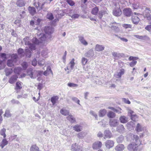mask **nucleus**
Instances as JSON below:
<instances>
[{"label": "nucleus", "instance_id": "1", "mask_svg": "<svg viewBox=\"0 0 151 151\" xmlns=\"http://www.w3.org/2000/svg\"><path fill=\"white\" fill-rule=\"evenodd\" d=\"M23 42L26 45H27L30 49L32 51L35 50V44H39L40 43V41L36 37H33L32 39V42L33 43H31L29 42V38L28 37H26L23 39Z\"/></svg>", "mask_w": 151, "mask_h": 151}, {"label": "nucleus", "instance_id": "2", "mask_svg": "<svg viewBox=\"0 0 151 151\" xmlns=\"http://www.w3.org/2000/svg\"><path fill=\"white\" fill-rule=\"evenodd\" d=\"M133 137L136 143L133 142L129 145L127 146L128 149L131 151H141V149L138 145L139 142L140 143L139 137L136 135H134Z\"/></svg>", "mask_w": 151, "mask_h": 151}, {"label": "nucleus", "instance_id": "3", "mask_svg": "<svg viewBox=\"0 0 151 151\" xmlns=\"http://www.w3.org/2000/svg\"><path fill=\"white\" fill-rule=\"evenodd\" d=\"M44 31L45 34L43 33H40L38 37L40 40H39L41 42L40 43L45 41L46 40V36H47V35H50L52 34L54 30L51 27L47 26L45 27Z\"/></svg>", "mask_w": 151, "mask_h": 151}, {"label": "nucleus", "instance_id": "4", "mask_svg": "<svg viewBox=\"0 0 151 151\" xmlns=\"http://www.w3.org/2000/svg\"><path fill=\"white\" fill-rule=\"evenodd\" d=\"M39 74V71L34 70L31 68L28 69L27 72V75L32 79H34L37 77Z\"/></svg>", "mask_w": 151, "mask_h": 151}, {"label": "nucleus", "instance_id": "5", "mask_svg": "<svg viewBox=\"0 0 151 151\" xmlns=\"http://www.w3.org/2000/svg\"><path fill=\"white\" fill-rule=\"evenodd\" d=\"M119 25V23H117L115 22H111L109 24V27L115 32H118L120 30L119 28L118 27Z\"/></svg>", "mask_w": 151, "mask_h": 151}, {"label": "nucleus", "instance_id": "6", "mask_svg": "<svg viewBox=\"0 0 151 151\" xmlns=\"http://www.w3.org/2000/svg\"><path fill=\"white\" fill-rule=\"evenodd\" d=\"M119 124L118 120L116 119H111L109 120V125L112 127H115L117 126Z\"/></svg>", "mask_w": 151, "mask_h": 151}, {"label": "nucleus", "instance_id": "7", "mask_svg": "<svg viewBox=\"0 0 151 151\" xmlns=\"http://www.w3.org/2000/svg\"><path fill=\"white\" fill-rule=\"evenodd\" d=\"M124 73V70L123 69H122L118 70L114 75V77L116 78H121L122 75Z\"/></svg>", "mask_w": 151, "mask_h": 151}, {"label": "nucleus", "instance_id": "8", "mask_svg": "<svg viewBox=\"0 0 151 151\" xmlns=\"http://www.w3.org/2000/svg\"><path fill=\"white\" fill-rule=\"evenodd\" d=\"M71 150L73 151H82L83 148L80 145H76V143L73 144L71 146Z\"/></svg>", "mask_w": 151, "mask_h": 151}, {"label": "nucleus", "instance_id": "9", "mask_svg": "<svg viewBox=\"0 0 151 151\" xmlns=\"http://www.w3.org/2000/svg\"><path fill=\"white\" fill-rule=\"evenodd\" d=\"M102 145V144L101 142L97 141L93 144L92 147L93 149L97 150L101 148Z\"/></svg>", "mask_w": 151, "mask_h": 151}, {"label": "nucleus", "instance_id": "10", "mask_svg": "<svg viewBox=\"0 0 151 151\" xmlns=\"http://www.w3.org/2000/svg\"><path fill=\"white\" fill-rule=\"evenodd\" d=\"M113 14L114 16L116 17L120 16L122 12L120 8L116 7L114 9L113 11Z\"/></svg>", "mask_w": 151, "mask_h": 151}, {"label": "nucleus", "instance_id": "11", "mask_svg": "<svg viewBox=\"0 0 151 151\" xmlns=\"http://www.w3.org/2000/svg\"><path fill=\"white\" fill-rule=\"evenodd\" d=\"M114 142L112 140H108L105 142V146L108 149L114 146Z\"/></svg>", "mask_w": 151, "mask_h": 151}, {"label": "nucleus", "instance_id": "12", "mask_svg": "<svg viewBox=\"0 0 151 151\" xmlns=\"http://www.w3.org/2000/svg\"><path fill=\"white\" fill-rule=\"evenodd\" d=\"M116 131L122 134L125 132V129L123 125L119 124L117 127Z\"/></svg>", "mask_w": 151, "mask_h": 151}, {"label": "nucleus", "instance_id": "13", "mask_svg": "<svg viewBox=\"0 0 151 151\" xmlns=\"http://www.w3.org/2000/svg\"><path fill=\"white\" fill-rule=\"evenodd\" d=\"M123 13L127 17H130L132 13V11L130 8H125L123 10Z\"/></svg>", "mask_w": 151, "mask_h": 151}, {"label": "nucleus", "instance_id": "14", "mask_svg": "<svg viewBox=\"0 0 151 151\" xmlns=\"http://www.w3.org/2000/svg\"><path fill=\"white\" fill-rule=\"evenodd\" d=\"M28 10L29 14L32 16H33L37 13L35 8L33 6H29Z\"/></svg>", "mask_w": 151, "mask_h": 151}, {"label": "nucleus", "instance_id": "15", "mask_svg": "<svg viewBox=\"0 0 151 151\" xmlns=\"http://www.w3.org/2000/svg\"><path fill=\"white\" fill-rule=\"evenodd\" d=\"M79 40L81 43L84 46H86L88 45V43L85 40L83 36H79L78 37Z\"/></svg>", "mask_w": 151, "mask_h": 151}, {"label": "nucleus", "instance_id": "16", "mask_svg": "<svg viewBox=\"0 0 151 151\" xmlns=\"http://www.w3.org/2000/svg\"><path fill=\"white\" fill-rule=\"evenodd\" d=\"M112 56L114 57V58L115 59H118L122 57L124 55L123 53H120L115 52H112Z\"/></svg>", "mask_w": 151, "mask_h": 151}, {"label": "nucleus", "instance_id": "17", "mask_svg": "<svg viewBox=\"0 0 151 151\" xmlns=\"http://www.w3.org/2000/svg\"><path fill=\"white\" fill-rule=\"evenodd\" d=\"M104 48L105 47L103 45L97 44L96 45L95 49L96 51L98 52H101L104 50Z\"/></svg>", "mask_w": 151, "mask_h": 151}, {"label": "nucleus", "instance_id": "18", "mask_svg": "<svg viewBox=\"0 0 151 151\" xmlns=\"http://www.w3.org/2000/svg\"><path fill=\"white\" fill-rule=\"evenodd\" d=\"M144 7L145 9V11L142 12V14L144 15V17H145L147 16V14H150V12L151 13V10L150 8L147 7Z\"/></svg>", "mask_w": 151, "mask_h": 151}, {"label": "nucleus", "instance_id": "19", "mask_svg": "<svg viewBox=\"0 0 151 151\" xmlns=\"http://www.w3.org/2000/svg\"><path fill=\"white\" fill-rule=\"evenodd\" d=\"M94 55V52L92 49L89 50L85 54L86 57L91 58Z\"/></svg>", "mask_w": 151, "mask_h": 151}, {"label": "nucleus", "instance_id": "20", "mask_svg": "<svg viewBox=\"0 0 151 151\" xmlns=\"http://www.w3.org/2000/svg\"><path fill=\"white\" fill-rule=\"evenodd\" d=\"M119 120L121 123L124 124L128 121V118L124 116H122L119 117Z\"/></svg>", "mask_w": 151, "mask_h": 151}, {"label": "nucleus", "instance_id": "21", "mask_svg": "<svg viewBox=\"0 0 151 151\" xmlns=\"http://www.w3.org/2000/svg\"><path fill=\"white\" fill-rule=\"evenodd\" d=\"M18 77L16 75H14L12 76L9 80V82L11 84H13L15 82Z\"/></svg>", "mask_w": 151, "mask_h": 151}, {"label": "nucleus", "instance_id": "22", "mask_svg": "<svg viewBox=\"0 0 151 151\" xmlns=\"http://www.w3.org/2000/svg\"><path fill=\"white\" fill-rule=\"evenodd\" d=\"M132 20L133 24H138L140 19L138 17L132 16Z\"/></svg>", "mask_w": 151, "mask_h": 151}, {"label": "nucleus", "instance_id": "23", "mask_svg": "<svg viewBox=\"0 0 151 151\" xmlns=\"http://www.w3.org/2000/svg\"><path fill=\"white\" fill-rule=\"evenodd\" d=\"M17 6L22 7L25 5V2L24 0H17L16 2Z\"/></svg>", "mask_w": 151, "mask_h": 151}, {"label": "nucleus", "instance_id": "24", "mask_svg": "<svg viewBox=\"0 0 151 151\" xmlns=\"http://www.w3.org/2000/svg\"><path fill=\"white\" fill-rule=\"evenodd\" d=\"M124 148V145L122 144H119L115 147V150L116 151H122Z\"/></svg>", "mask_w": 151, "mask_h": 151}, {"label": "nucleus", "instance_id": "25", "mask_svg": "<svg viewBox=\"0 0 151 151\" xmlns=\"http://www.w3.org/2000/svg\"><path fill=\"white\" fill-rule=\"evenodd\" d=\"M87 133L85 132H82L77 134V137L79 139H82L86 135Z\"/></svg>", "mask_w": 151, "mask_h": 151}, {"label": "nucleus", "instance_id": "26", "mask_svg": "<svg viewBox=\"0 0 151 151\" xmlns=\"http://www.w3.org/2000/svg\"><path fill=\"white\" fill-rule=\"evenodd\" d=\"M127 127L129 130L133 129L135 126V125L133 122H130L127 124Z\"/></svg>", "mask_w": 151, "mask_h": 151}, {"label": "nucleus", "instance_id": "27", "mask_svg": "<svg viewBox=\"0 0 151 151\" xmlns=\"http://www.w3.org/2000/svg\"><path fill=\"white\" fill-rule=\"evenodd\" d=\"M73 128L74 130L77 132H80L82 130V127L79 124L75 125L73 127Z\"/></svg>", "mask_w": 151, "mask_h": 151}, {"label": "nucleus", "instance_id": "28", "mask_svg": "<svg viewBox=\"0 0 151 151\" xmlns=\"http://www.w3.org/2000/svg\"><path fill=\"white\" fill-rule=\"evenodd\" d=\"M104 135L105 137L106 138H109L111 137V132L109 130H106L104 132Z\"/></svg>", "mask_w": 151, "mask_h": 151}, {"label": "nucleus", "instance_id": "29", "mask_svg": "<svg viewBox=\"0 0 151 151\" xmlns=\"http://www.w3.org/2000/svg\"><path fill=\"white\" fill-rule=\"evenodd\" d=\"M60 113L64 116L69 115V111L66 110L65 109H61L60 111Z\"/></svg>", "mask_w": 151, "mask_h": 151}, {"label": "nucleus", "instance_id": "30", "mask_svg": "<svg viewBox=\"0 0 151 151\" xmlns=\"http://www.w3.org/2000/svg\"><path fill=\"white\" fill-rule=\"evenodd\" d=\"M67 119L71 123H73L76 122L75 119L72 115H69L67 117Z\"/></svg>", "mask_w": 151, "mask_h": 151}, {"label": "nucleus", "instance_id": "31", "mask_svg": "<svg viewBox=\"0 0 151 151\" xmlns=\"http://www.w3.org/2000/svg\"><path fill=\"white\" fill-rule=\"evenodd\" d=\"M108 117L110 118H115L116 116L115 114L111 111H109L107 114Z\"/></svg>", "mask_w": 151, "mask_h": 151}, {"label": "nucleus", "instance_id": "32", "mask_svg": "<svg viewBox=\"0 0 151 151\" xmlns=\"http://www.w3.org/2000/svg\"><path fill=\"white\" fill-rule=\"evenodd\" d=\"M8 144V141L5 138H4L0 143V147L3 148L5 145Z\"/></svg>", "mask_w": 151, "mask_h": 151}, {"label": "nucleus", "instance_id": "33", "mask_svg": "<svg viewBox=\"0 0 151 151\" xmlns=\"http://www.w3.org/2000/svg\"><path fill=\"white\" fill-rule=\"evenodd\" d=\"M58 99L59 98L57 96H54L51 97V101L52 102L53 105H54Z\"/></svg>", "mask_w": 151, "mask_h": 151}, {"label": "nucleus", "instance_id": "34", "mask_svg": "<svg viewBox=\"0 0 151 151\" xmlns=\"http://www.w3.org/2000/svg\"><path fill=\"white\" fill-rule=\"evenodd\" d=\"M106 113V110L104 109L100 110L99 113V116L100 117L104 116Z\"/></svg>", "mask_w": 151, "mask_h": 151}, {"label": "nucleus", "instance_id": "35", "mask_svg": "<svg viewBox=\"0 0 151 151\" xmlns=\"http://www.w3.org/2000/svg\"><path fill=\"white\" fill-rule=\"evenodd\" d=\"M99 11V9L98 7L96 6L92 9L91 13L93 15H96Z\"/></svg>", "mask_w": 151, "mask_h": 151}, {"label": "nucleus", "instance_id": "36", "mask_svg": "<svg viewBox=\"0 0 151 151\" xmlns=\"http://www.w3.org/2000/svg\"><path fill=\"white\" fill-rule=\"evenodd\" d=\"M22 83L20 81L17 82L16 84L15 89L17 90H20L22 88Z\"/></svg>", "mask_w": 151, "mask_h": 151}, {"label": "nucleus", "instance_id": "37", "mask_svg": "<svg viewBox=\"0 0 151 151\" xmlns=\"http://www.w3.org/2000/svg\"><path fill=\"white\" fill-rule=\"evenodd\" d=\"M30 150V151H39V149L36 145H34L31 146Z\"/></svg>", "mask_w": 151, "mask_h": 151}, {"label": "nucleus", "instance_id": "38", "mask_svg": "<svg viewBox=\"0 0 151 151\" xmlns=\"http://www.w3.org/2000/svg\"><path fill=\"white\" fill-rule=\"evenodd\" d=\"M25 53L26 56L28 58H30L31 56V52L28 48H26L25 49Z\"/></svg>", "mask_w": 151, "mask_h": 151}, {"label": "nucleus", "instance_id": "39", "mask_svg": "<svg viewBox=\"0 0 151 151\" xmlns=\"http://www.w3.org/2000/svg\"><path fill=\"white\" fill-rule=\"evenodd\" d=\"M12 71V69L11 68H6L5 69V72L6 76H8L11 74Z\"/></svg>", "mask_w": 151, "mask_h": 151}, {"label": "nucleus", "instance_id": "40", "mask_svg": "<svg viewBox=\"0 0 151 151\" xmlns=\"http://www.w3.org/2000/svg\"><path fill=\"white\" fill-rule=\"evenodd\" d=\"M6 129L4 128L2 129L0 131V134L3 136L4 138H5L6 137Z\"/></svg>", "mask_w": 151, "mask_h": 151}, {"label": "nucleus", "instance_id": "41", "mask_svg": "<svg viewBox=\"0 0 151 151\" xmlns=\"http://www.w3.org/2000/svg\"><path fill=\"white\" fill-rule=\"evenodd\" d=\"M22 70V68L21 67H16L14 69V72L15 73L19 74L21 72Z\"/></svg>", "mask_w": 151, "mask_h": 151}, {"label": "nucleus", "instance_id": "42", "mask_svg": "<svg viewBox=\"0 0 151 151\" xmlns=\"http://www.w3.org/2000/svg\"><path fill=\"white\" fill-rule=\"evenodd\" d=\"M4 116L8 118L11 116L12 114L10 113V111L8 109H6L4 114Z\"/></svg>", "mask_w": 151, "mask_h": 151}, {"label": "nucleus", "instance_id": "43", "mask_svg": "<svg viewBox=\"0 0 151 151\" xmlns=\"http://www.w3.org/2000/svg\"><path fill=\"white\" fill-rule=\"evenodd\" d=\"M124 137L123 136L121 135L119 137L116 139V141L118 143H121L123 141Z\"/></svg>", "mask_w": 151, "mask_h": 151}, {"label": "nucleus", "instance_id": "44", "mask_svg": "<svg viewBox=\"0 0 151 151\" xmlns=\"http://www.w3.org/2000/svg\"><path fill=\"white\" fill-rule=\"evenodd\" d=\"M142 129V128L141 125L139 124L138 123L135 128L136 130L138 132H140L141 131Z\"/></svg>", "mask_w": 151, "mask_h": 151}, {"label": "nucleus", "instance_id": "45", "mask_svg": "<svg viewBox=\"0 0 151 151\" xmlns=\"http://www.w3.org/2000/svg\"><path fill=\"white\" fill-rule=\"evenodd\" d=\"M106 12V11L104 10L100 11L99 12L98 15L99 18L100 19H101L103 15L105 14Z\"/></svg>", "mask_w": 151, "mask_h": 151}, {"label": "nucleus", "instance_id": "46", "mask_svg": "<svg viewBox=\"0 0 151 151\" xmlns=\"http://www.w3.org/2000/svg\"><path fill=\"white\" fill-rule=\"evenodd\" d=\"M46 17L50 20H52L54 18L53 14L51 13H48Z\"/></svg>", "mask_w": 151, "mask_h": 151}, {"label": "nucleus", "instance_id": "47", "mask_svg": "<svg viewBox=\"0 0 151 151\" xmlns=\"http://www.w3.org/2000/svg\"><path fill=\"white\" fill-rule=\"evenodd\" d=\"M13 61L11 59H9L7 61V65L9 67H12L14 65Z\"/></svg>", "mask_w": 151, "mask_h": 151}, {"label": "nucleus", "instance_id": "48", "mask_svg": "<svg viewBox=\"0 0 151 151\" xmlns=\"http://www.w3.org/2000/svg\"><path fill=\"white\" fill-rule=\"evenodd\" d=\"M74 65L75 63L74 62V59H73L70 62L68 65V66H69V67L71 68V69L72 70L73 68Z\"/></svg>", "mask_w": 151, "mask_h": 151}, {"label": "nucleus", "instance_id": "49", "mask_svg": "<svg viewBox=\"0 0 151 151\" xmlns=\"http://www.w3.org/2000/svg\"><path fill=\"white\" fill-rule=\"evenodd\" d=\"M72 100L75 103L78 104L80 105V100L76 97H73L71 98Z\"/></svg>", "mask_w": 151, "mask_h": 151}, {"label": "nucleus", "instance_id": "50", "mask_svg": "<svg viewBox=\"0 0 151 151\" xmlns=\"http://www.w3.org/2000/svg\"><path fill=\"white\" fill-rule=\"evenodd\" d=\"M123 27L125 29L131 28H132V25L130 24H124L122 25Z\"/></svg>", "mask_w": 151, "mask_h": 151}, {"label": "nucleus", "instance_id": "51", "mask_svg": "<svg viewBox=\"0 0 151 151\" xmlns=\"http://www.w3.org/2000/svg\"><path fill=\"white\" fill-rule=\"evenodd\" d=\"M22 65L23 68L24 70L26 69L28 66L27 63L26 62H23L22 64Z\"/></svg>", "mask_w": 151, "mask_h": 151}, {"label": "nucleus", "instance_id": "52", "mask_svg": "<svg viewBox=\"0 0 151 151\" xmlns=\"http://www.w3.org/2000/svg\"><path fill=\"white\" fill-rule=\"evenodd\" d=\"M18 56L17 54H13L11 56V59L13 61H14L17 58Z\"/></svg>", "mask_w": 151, "mask_h": 151}, {"label": "nucleus", "instance_id": "53", "mask_svg": "<svg viewBox=\"0 0 151 151\" xmlns=\"http://www.w3.org/2000/svg\"><path fill=\"white\" fill-rule=\"evenodd\" d=\"M68 85L69 87H77L78 86V84L71 83H68Z\"/></svg>", "mask_w": 151, "mask_h": 151}, {"label": "nucleus", "instance_id": "54", "mask_svg": "<svg viewBox=\"0 0 151 151\" xmlns=\"http://www.w3.org/2000/svg\"><path fill=\"white\" fill-rule=\"evenodd\" d=\"M6 55L7 54L5 53H1L0 54L1 57L4 60L7 59Z\"/></svg>", "mask_w": 151, "mask_h": 151}, {"label": "nucleus", "instance_id": "55", "mask_svg": "<svg viewBox=\"0 0 151 151\" xmlns=\"http://www.w3.org/2000/svg\"><path fill=\"white\" fill-rule=\"evenodd\" d=\"M87 61H88V60H87V59H86V58L83 57L82 58V60H81V62H82V64L83 65H85L86 64V63H87Z\"/></svg>", "mask_w": 151, "mask_h": 151}, {"label": "nucleus", "instance_id": "56", "mask_svg": "<svg viewBox=\"0 0 151 151\" xmlns=\"http://www.w3.org/2000/svg\"><path fill=\"white\" fill-rule=\"evenodd\" d=\"M41 54L42 56L45 58L47 57V52L46 51H42L41 52Z\"/></svg>", "mask_w": 151, "mask_h": 151}, {"label": "nucleus", "instance_id": "57", "mask_svg": "<svg viewBox=\"0 0 151 151\" xmlns=\"http://www.w3.org/2000/svg\"><path fill=\"white\" fill-rule=\"evenodd\" d=\"M42 19H41L38 18L36 20H35V24L36 25H39L40 24V22L42 21Z\"/></svg>", "mask_w": 151, "mask_h": 151}, {"label": "nucleus", "instance_id": "58", "mask_svg": "<svg viewBox=\"0 0 151 151\" xmlns=\"http://www.w3.org/2000/svg\"><path fill=\"white\" fill-rule=\"evenodd\" d=\"M122 99V101L126 104H130L131 103L130 101L128 99L123 98Z\"/></svg>", "mask_w": 151, "mask_h": 151}, {"label": "nucleus", "instance_id": "59", "mask_svg": "<svg viewBox=\"0 0 151 151\" xmlns=\"http://www.w3.org/2000/svg\"><path fill=\"white\" fill-rule=\"evenodd\" d=\"M122 109L120 108H118L117 109L115 108L114 111L118 114H121L122 113Z\"/></svg>", "mask_w": 151, "mask_h": 151}, {"label": "nucleus", "instance_id": "60", "mask_svg": "<svg viewBox=\"0 0 151 151\" xmlns=\"http://www.w3.org/2000/svg\"><path fill=\"white\" fill-rule=\"evenodd\" d=\"M66 1L71 6H73L74 5V3L72 0H66Z\"/></svg>", "mask_w": 151, "mask_h": 151}, {"label": "nucleus", "instance_id": "61", "mask_svg": "<svg viewBox=\"0 0 151 151\" xmlns=\"http://www.w3.org/2000/svg\"><path fill=\"white\" fill-rule=\"evenodd\" d=\"M57 13L58 15H60V16L62 17L64 15V13L62 10L58 11Z\"/></svg>", "mask_w": 151, "mask_h": 151}, {"label": "nucleus", "instance_id": "62", "mask_svg": "<svg viewBox=\"0 0 151 151\" xmlns=\"http://www.w3.org/2000/svg\"><path fill=\"white\" fill-rule=\"evenodd\" d=\"M137 63V61L133 60L129 63V65L132 67H133Z\"/></svg>", "mask_w": 151, "mask_h": 151}, {"label": "nucleus", "instance_id": "63", "mask_svg": "<svg viewBox=\"0 0 151 151\" xmlns=\"http://www.w3.org/2000/svg\"><path fill=\"white\" fill-rule=\"evenodd\" d=\"M131 119L133 121H134L136 118L137 117V115L134 114L132 115H130Z\"/></svg>", "mask_w": 151, "mask_h": 151}, {"label": "nucleus", "instance_id": "64", "mask_svg": "<svg viewBox=\"0 0 151 151\" xmlns=\"http://www.w3.org/2000/svg\"><path fill=\"white\" fill-rule=\"evenodd\" d=\"M141 39L142 40H149V37L147 35L142 36Z\"/></svg>", "mask_w": 151, "mask_h": 151}]
</instances>
